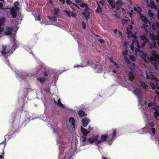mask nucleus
<instances>
[{
  "instance_id": "1",
  "label": "nucleus",
  "mask_w": 159,
  "mask_h": 159,
  "mask_svg": "<svg viewBox=\"0 0 159 159\" xmlns=\"http://www.w3.org/2000/svg\"><path fill=\"white\" fill-rule=\"evenodd\" d=\"M152 41L150 43V41L148 39L143 40L142 41L141 47H144L145 45L149 44L150 48L151 49H154L157 48V46H159V32H158V34L156 35H152Z\"/></svg>"
},
{
  "instance_id": "2",
  "label": "nucleus",
  "mask_w": 159,
  "mask_h": 159,
  "mask_svg": "<svg viewBox=\"0 0 159 159\" xmlns=\"http://www.w3.org/2000/svg\"><path fill=\"white\" fill-rule=\"evenodd\" d=\"M116 129H114L112 134H110L109 135L107 134L102 135L101 137V140L98 141L95 143L96 145L100 144L101 142L104 141H107L109 143H110L113 140L116 134Z\"/></svg>"
},
{
  "instance_id": "3",
  "label": "nucleus",
  "mask_w": 159,
  "mask_h": 159,
  "mask_svg": "<svg viewBox=\"0 0 159 159\" xmlns=\"http://www.w3.org/2000/svg\"><path fill=\"white\" fill-rule=\"evenodd\" d=\"M134 45L137 47V48H136L135 49V52H141L140 50L141 46L137 39H134L132 41V43L130 46V49L132 51H133L134 49Z\"/></svg>"
},
{
  "instance_id": "4",
  "label": "nucleus",
  "mask_w": 159,
  "mask_h": 159,
  "mask_svg": "<svg viewBox=\"0 0 159 159\" xmlns=\"http://www.w3.org/2000/svg\"><path fill=\"white\" fill-rule=\"evenodd\" d=\"M89 8L88 6V5L87 6L85 7V8L84 10V12L82 13V14L84 15V17L88 20L90 16V12L89 11Z\"/></svg>"
},
{
  "instance_id": "5",
  "label": "nucleus",
  "mask_w": 159,
  "mask_h": 159,
  "mask_svg": "<svg viewBox=\"0 0 159 159\" xmlns=\"http://www.w3.org/2000/svg\"><path fill=\"white\" fill-rule=\"evenodd\" d=\"M151 108L154 109L155 111L154 112V116L156 119L158 120V118H157V117H159V107L157 106H156L155 107H152Z\"/></svg>"
},
{
  "instance_id": "6",
  "label": "nucleus",
  "mask_w": 159,
  "mask_h": 159,
  "mask_svg": "<svg viewBox=\"0 0 159 159\" xmlns=\"http://www.w3.org/2000/svg\"><path fill=\"white\" fill-rule=\"evenodd\" d=\"M149 60L150 62H152L153 64H154V66L155 68H156L157 66H159V61L156 60L153 57H149Z\"/></svg>"
},
{
  "instance_id": "7",
  "label": "nucleus",
  "mask_w": 159,
  "mask_h": 159,
  "mask_svg": "<svg viewBox=\"0 0 159 159\" xmlns=\"http://www.w3.org/2000/svg\"><path fill=\"white\" fill-rule=\"evenodd\" d=\"M139 18L140 20H141L142 22L146 24L148 23H150L149 21L147 18L146 16H145L143 14H141L139 16Z\"/></svg>"
},
{
  "instance_id": "8",
  "label": "nucleus",
  "mask_w": 159,
  "mask_h": 159,
  "mask_svg": "<svg viewBox=\"0 0 159 159\" xmlns=\"http://www.w3.org/2000/svg\"><path fill=\"white\" fill-rule=\"evenodd\" d=\"M87 64L88 66H91L93 68L96 69L98 68L99 65L98 64L93 63L91 60H88Z\"/></svg>"
},
{
  "instance_id": "9",
  "label": "nucleus",
  "mask_w": 159,
  "mask_h": 159,
  "mask_svg": "<svg viewBox=\"0 0 159 159\" xmlns=\"http://www.w3.org/2000/svg\"><path fill=\"white\" fill-rule=\"evenodd\" d=\"M48 80V79L46 77H39L37 78V80L41 84H44L45 82Z\"/></svg>"
},
{
  "instance_id": "10",
  "label": "nucleus",
  "mask_w": 159,
  "mask_h": 159,
  "mask_svg": "<svg viewBox=\"0 0 159 159\" xmlns=\"http://www.w3.org/2000/svg\"><path fill=\"white\" fill-rule=\"evenodd\" d=\"M98 135H96L95 136H93L89 139L88 141H89L90 143H92L94 142L98 141Z\"/></svg>"
},
{
  "instance_id": "11",
  "label": "nucleus",
  "mask_w": 159,
  "mask_h": 159,
  "mask_svg": "<svg viewBox=\"0 0 159 159\" xmlns=\"http://www.w3.org/2000/svg\"><path fill=\"white\" fill-rule=\"evenodd\" d=\"M129 80L133 82L135 77V75L133 74V72L131 71L129 72L128 75Z\"/></svg>"
},
{
  "instance_id": "12",
  "label": "nucleus",
  "mask_w": 159,
  "mask_h": 159,
  "mask_svg": "<svg viewBox=\"0 0 159 159\" xmlns=\"http://www.w3.org/2000/svg\"><path fill=\"white\" fill-rule=\"evenodd\" d=\"M53 100L56 105L59 106L60 107L62 108H64V107L62 104L61 103L60 98L57 99V102L54 98Z\"/></svg>"
},
{
  "instance_id": "13",
  "label": "nucleus",
  "mask_w": 159,
  "mask_h": 159,
  "mask_svg": "<svg viewBox=\"0 0 159 159\" xmlns=\"http://www.w3.org/2000/svg\"><path fill=\"white\" fill-rule=\"evenodd\" d=\"M82 124L84 126L86 127L89 123V118L85 117L83 118L82 120Z\"/></svg>"
},
{
  "instance_id": "14",
  "label": "nucleus",
  "mask_w": 159,
  "mask_h": 159,
  "mask_svg": "<svg viewBox=\"0 0 159 159\" xmlns=\"http://www.w3.org/2000/svg\"><path fill=\"white\" fill-rule=\"evenodd\" d=\"M14 43L13 46L11 48V52L13 53L15 50L18 47V45L17 43V41L15 40V39H14L13 40Z\"/></svg>"
},
{
  "instance_id": "15",
  "label": "nucleus",
  "mask_w": 159,
  "mask_h": 159,
  "mask_svg": "<svg viewBox=\"0 0 159 159\" xmlns=\"http://www.w3.org/2000/svg\"><path fill=\"white\" fill-rule=\"evenodd\" d=\"M152 27L153 30H157H157H159V22H157L156 23H153L152 25Z\"/></svg>"
},
{
  "instance_id": "16",
  "label": "nucleus",
  "mask_w": 159,
  "mask_h": 159,
  "mask_svg": "<svg viewBox=\"0 0 159 159\" xmlns=\"http://www.w3.org/2000/svg\"><path fill=\"white\" fill-rule=\"evenodd\" d=\"M81 130L84 136H86L89 133V131L84 128L82 126H81Z\"/></svg>"
},
{
  "instance_id": "17",
  "label": "nucleus",
  "mask_w": 159,
  "mask_h": 159,
  "mask_svg": "<svg viewBox=\"0 0 159 159\" xmlns=\"http://www.w3.org/2000/svg\"><path fill=\"white\" fill-rule=\"evenodd\" d=\"M12 29L11 27H8L6 30L5 32V35H10L11 34L12 31Z\"/></svg>"
},
{
  "instance_id": "18",
  "label": "nucleus",
  "mask_w": 159,
  "mask_h": 159,
  "mask_svg": "<svg viewBox=\"0 0 159 159\" xmlns=\"http://www.w3.org/2000/svg\"><path fill=\"white\" fill-rule=\"evenodd\" d=\"M133 91L134 93L137 97L140 98L139 96V94L141 91L140 89L139 88H136Z\"/></svg>"
},
{
  "instance_id": "19",
  "label": "nucleus",
  "mask_w": 159,
  "mask_h": 159,
  "mask_svg": "<svg viewBox=\"0 0 159 159\" xmlns=\"http://www.w3.org/2000/svg\"><path fill=\"white\" fill-rule=\"evenodd\" d=\"M134 9L135 11H136L137 12L139 13V16L141 14H142L141 13L142 9L139 6L137 7H134Z\"/></svg>"
},
{
  "instance_id": "20",
  "label": "nucleus",
  "mask_w": 159,
  "mask_h": 159,
  "mask_svg": "<svg viewBox=\"0 0 159 159\" xmlns=\"http://www.w3.org/2000/svg\"><path fill=\"white\" fill-rule=\"evenodd\" d=\"M36 74H37V75H38V76H41L43 75L45 76H47L48 75V74L46 71H44V72L43 73L42 71H38L37 72H36Z\"/></svg>"
},
{
  "instance_id": "21",
  "label": "nucleus",
  "mask_w": 159,
  "mask_h": 159,
  "mask_svg": "<svg viewBox=\"0 0 159 159\" xmlns=\"http://www.w3.org/2000/svg\"><path fill=\"white\" fill-rule=\"evenodd\" d=\"M6 48L7 46H6L3 45L2 46V50L1 51V52L2 54H7L9 53V51H6Z\"/></svg>"
},
{
  "instance_id": "22",
  "label": "nucleus",
  "mask_w": 159,
  "mask_h": 159,
  "mask_svg": "<svg viewBox=\"0 0 159 159\" xmlns=\"http://www.w3.org/2000/svg\"><path fill=\"white\" fill-rule=\"evenodd\" d=\"M78 115L80 117L86 116H87V114L85 113V112L82 110H80L78 112Z\"/></svg>"
},
{
  "instance_id": "23",
  "label": "nucleus",
  "mask_w": 159,
  "mask_h": 159,
  "mask_svg": "<svg viewBox=\"0 0 159 159\" xmlns=\"http://www.w3.org/2000/svg\"><path fill=\"white\" fill-rule=\"evenodd\" d=\"M5 20V18L4 17H2L0 18V27L4 25Z\"/></svg>"
},
{
  "instance_id": "24",
  "label": "nucleus",
  "mask_w": 159,
  "mask_h": 159,
  "mask_svg": "<svg viewBox=\"0 0 159 159\" xmlns=\"http://www.w3.org/2000/svg\"><path fill=\"white\" fill-rule=\"evenodd\" d=\"M69 122L71 123L73 127H74L75 126V122L74 119L73 117H70L69 118Z\"/></svg>"
},
{
  "instance_id": "25",
  "label": "nucleus",
  "mask_w": 159,
  "mask_h": 159,
  "mask_svg": "<svg viewBox=\"0 0 159 159\" xmlns=\"http://www.w3.org/2000/svg\"><path fill=\"white\" fill-rule=\"evenodd\" d=\"M145 62L149 63L150 62L149 57H147L146 54H144L142 56Z\"/></svg>"
},
{
  "instance_id": "26",
  "label": "nucleus",
  "mask_w": 159,
  "mask_h": 159,
  "mask_svg": "<svg viewBox=\"0 0 159 159\" xmlns=\"http://www.w3.org/2000/svg\"><path fill=\"white\" fill-rule=\"evenodd\" d=\"M48 18L51 20L52 22H54L57 21V16H48Z\"/></svg>"
},
{
  "instance_id": "27",
  "label": "nucleus",
  "mask_w": 159,
  "mask_h": 159,
  "mask_svg": "<svg viewBox=\"0 0 159 159\" xmlns=\"http://www.w3.org/2000/svg\"><path fill=\"white\" fill-rule=\"evenodd\" d=\"M141 85L144 89H148V86L144 82L141 81Z\"/></svg>"
},
{
  "instance_id": "28",
  "label": "nucleus",
  "mask_w": 159,
  "mask_h": 159,
  "mask_svg": "<svg viewBox=\"0 0 159 159\" xmlns=\"http://www.w3.org/2000/svg\"><path fill=\"white\" fill-rule=\"evenodd\" d=\"M150 4L151 5V7L153 9L156 8V6L153 1L150 0Z\"/></svg>"
},
{
  "instance_id": "29",
  "label": "nucleus",
  "mask_w": 159,
  "mask_h": 159,
  "mask_svg": "<svg viewBox=\"0 0 159 159\" xmlns=\"http://www.w3.org/2000/svg\"><path fill=\"white\" fill-rule=\"evenodd\" d=\"M140 37L141 40L142 41L144 40L148 39L147 38V37L145 34H142L140 36Z\"/></svg>"
},
{
  "instance_id": "30",
  "label": "nucleus",
  "mask_w": 159,
  "mask_h": 159,
  "mask_svg": "<svg viewBox=\"0 0 159 159\" xmlns=\"http://www.w3.org/2000/svg\"><path fill=\"white\" fill-rule=\"evenodd\" d=\"M116 4L117 6V7H121L123 5L122 3L120 1H117L116 2Z\"/></svg>"
},
{
  "instance_id": "31",
  "label": "nucleus",
  "mask_w": 159,
  "mask_h": 159,
  "mask_svg": "<svg viewBox=\"0 0 159 159\" xmlns=\"http://www.w3.org/2000/svg\"><path fill=\"white\" fill-rule=\"evenodd\" d=\"M59 11L60 9L58 8H57L56 9H54L53 11L54 14L56 16L58 14Z\"/></svg>"
},
{
  "instance_id": "32",
  "label": "nucleus",
  "mask_w": 159,
  "mask_h": 159,
  "mask_svg": "<svg viewBox=\"0 0 159 159\" xmlns=\"http://www.w3.org/2000/svg\"><path fill=\"white\" fill-rule=\"evenodd\" d=\"M87 4L82 2L79 4V5L81 7H85L86 6H87Z\"/></svg>"
},
{
  "instance_id": "33",
  "label": "nucleus",
  "mask_w": 159,
  "mask_h": 159,
  "mask_svg": "<svg viewBox=\"0 0 159 159\" xmlns=\"http://www.w3.org/2000/svg\"><path fill=\"white\" fill-rule=\"evenodd\" d=\"M11 14L13 18H15L17 16V13L14 11H11Z\"/></svg>"
},
{
  "instance_id": "34",
  "label": "nucleus",
  "mask_w": 159,
  "mask_h": 159,
  "mask_svg": "<svg viewBox=\"0 0 159 159\" xmlns=\"http://www.w3.org/2000/svg\"><path fill=\"white\" fill-rule=\"evenodd\" d=\"M129 58L131 61H134L135 60V57L133 55H130L129 56Z\"/></svg>"
},
{
  "instance_id": "35",
  "label": "nucleus",
  "mask_w": 159,
  "mask_h": 159,
  "mask_svg": "<svg viewBox=\"0 0 159 159\" xmlns=\"http://www.w3.org/2000/svg\"><path fill=\"white\" fill-rule=\"evenodd\" d=\"M64 12L66 13V15L68 16L69 17H71L70 11H68L65 10L64 11Z\"/></svg>"
},
{
  "instance_id": "36",
  "label": "nucleus",
  "mask_w": 159,
  "mask_h": 159,
  "mask_svg": "<svg viewBox=\"0 0 159 159\" xmlns=\"http://www.w3.org/2000/svg\"><path fill=\"white\" fill-rule=\"evenodd\" d=\"M95 12L96 13L98 14H100L102 13V9L100 10L97 8L95 10Z\"/></svg>"
},
{
  "instance_id": "37",
  "label": "nucleus",
  "mask_w": 159,
  "mask_h": 159,
  "mask_svg": "<svg viewBox=\"0 0 159 159\" xmlns=\"http://www.w3.org/2000/svg\"><path fill=\"white\" fill-rule=\"evenodd\" d=\"M35 17L36 20H40V16L39 15H36L35 16Z\"/></svg>"
},
{
  "instance_id": "38",
  "label": "nucleus",
  "mask_w": 159,
  "mask_h": 159,
  "mask_svg": "<svg viewBox=\"0 0 159 159\" xmlns=\"http://www.w3.org/2000/svg\"><path fill=\"white\" fill-rule=\"evenodd\" d=\"M148 15L150 17H152L154 15L153 14L151 11H149L148 12Z\"/></svg>"
},
{
  "instance_id": "39",
  "label": "nucleus",
  "mask_w": 159,
  "mask_h": 159,
  "mask_svg": "<svg viewBox=\"0 0 159 159\" xmlns=\"http://www.w3.org/2000/svg\"><path fill=\"white\" fill-rule=\"evenodd\" d=\"M128 53V51L127 50H125L122 53V55L124 56H126L127 55Z\"/></svg>"
},
{
  "instance_id": "40",
  "label": "nucleus",
  "mask_w": 159,
  "mask_h": 159,
  "mask_svg": "<svg viewBox=\"0 0 159 159\" xmlns=\"http://www.w3.org/2000/svg\"><path fill=\"white\" fill-rule=\"evenodd\" d=\"M81 25L82 28L84 30L86 28V25L85 23L84 22H82Z\"/></svg>"
},
{
  "instance_id": "41",
  "label": "nucleus",
  "mask_w": 159,
  "mask_h": 159,
  "mask_svg": "<svg viewBox=\"0 0 159 159\" xmlns=\"http://www.w3.org/2000/svg\"><path fill=\"white\" fill-rule=\"evenodd\" d=\"M125 60L128 64H130V61L128 58L127 57H125Z\"/></svg>"
},
{
  "instance_id": "42",
  "label": "nucleus",
  "mask_w": 159,
  "mask_h": 159,
  "mask_svg": "<svg viewBox=\"0 0 159 159\" xmlns=\"http://www.w3.org/2000/svg\"><path fill=\"white\" fill-rule=\"evenodd\" d=\"M82 142H85L87 139V138L86 137L83 136L82 137Z\"/></svg>"
},
{
  "instance_id": "43",
  "label": "nucleus",
  "mask_w": 159,
  "mask_h": 159,
  "mask_svg": "<svg viewBox=\"0 0 159 159\" xmlns=\"http://www.w3.org/2000/svg\"><path fill=\"white\" fill-rule=\"evenodd\" d=\"M71 16L74 18H76V15L73 13V12H71L70 13Z\"/></svg>"
},
{
  "instance_id": "44",
  "label": "nucleus",
  "mask_w": 159,
  "mask_h": 159,
  "mask_svg": "<svg viewBox=\"0 0 159 159\" xmlns=\"http://www.w3.org/2000/svg\"><path fill=\"white\" fill-rule=\"evenodd\" d=\"M151 130L152 131V133L153 134H155L156 132V129L152 127L151 129Z\"/></svg>"
},
{
  "instance_id": "45",
  "label": "nucleus",
  "mask_w": 159,
  "mask_h": 159,
  "mask_svg": "<svg viewBox=\"0 0 159 159\" xmlns=\"http://www.w3.org/2000/svg\"><path fill=\"white\" fill-rule=\"evenodd\" d=\"M151 87H152V89H153V90L155 89V85L153 83H152L151 84Z\"/></svg>"
},
{
  "instance_id": "46",
  "label": "nucleus",
  "mask_w": 159,
  "mask_h": 159,
  "mask_svg": "<svg viewBox=\"0 0 159 159\" xmlns=\"http://www.w3.org/2000/svg\"><path fill=\"white\" fill-rule=\"evenodd\" d=\"M66 3L68 5H70L72 3L70 0H66Z\"/></svg>"
},
{
  "instance_id": "47",
  "label": "nucleus",
  "mask_w": 159,
  "mask_h": 159,
  "mask_svg": "<svg viewBox=\"0 0 159 159\" xmlns=\"http://www.w3.org/2000/svg\"><path fill=\"white\" fill-rule=\"evenodd\" d=\"M111 6L112 8H116V4L115 3L113 2L111 5Z\"/></svg>"
},
{
  "instance_id": "48",
  "label": "nucleus",
  "mask_w": 159,
  "mask_h": 159,
  "mask_svg": "<svg viewBox=\"0 0 159 159\" xmlns=\"http://www.w3.org/2000/svg\"><path fill=\"white\" fill-rule=\"evenodd\" d=\"M97 3L98 7L97 8H98V9H99L100 10L101 9V8L98 2V1H96Z\"/></svg>"
},
{
  "instance_id": "49",
  "label": "nucleus",
  "mask_w": 159,
  "mask_h": 159,
  "mask_svg": "<svg viewBox=\"0 0 159 159\" xmlns=\"http://www.w3.org/2000/svg\"><path fill=\"white\" fill-rule=\"evenodd\" d=\"M149 125L151 127H153L155 126V124L153 122H151L150 123Z\"/></svg>"
},
{
  "instance_id": "50",
  "label": "nucleus",
  "mask_w": 159,
  "mask_h": 159,
  "mask_svg": "<svg viewBox=\"0 0 159 159\" xmlns=\"http://www.w3.org/2000/svg\"><path fill=\"white\" fill-rule=\"evenodd\" d=\"M107 2L110 5H111L112 3L114 2L112 0H108L107 1Z\"/></svg>"
},
{
  "instance_id": "51",
  "label": "nucleus",
  "mask_w": 159,
  "mask_h": 159,
  "mask_svg": "<svg viewBox=\"0 0 159 159\" xmlns=\"http://www.w3.org/2000/svg\"><path fill=\"white\" fill-rule=\"evenodd\" d=\"M147 24H144L142 26V28H144L146 29V28L148 27V25Z\"/></svg>"
},
{
  "instance_id": "52",
  "label": "nucleus",
  "mask_w": 159,
  "mask_h": 159,
  "mask_svg": "<svg viewBox=\"0 0 159 159\" xmlns=\"http://www.w3.org/2000/svg\"><path fill=\"white\" fill-rule=\"evenodd\" d=\"M4 30V29L3 28L0 27V35L1 34V33Z\"/></svg>"
},
{
  "instance_id": "53",
  "label": "nucleus",
  "mask_w": 159,
  "mask_h": 159,
  "mask_svg": "<svg viewBox=\"0 0 159 159\" xmlns=\"http://www.w3.org/2000/svg\"><path fill=\"white\" fill-rule=\"evenodd\" d=\"M71 4H72V5H71L70 7H72V5H73L76 7H77L78 8H79V7L78 6H77L75 3H71Z\"/></svg>"
},
{
  "instance_id": "54",
  "label": "nucleus",
  "mask_w": 159,
  "mask_h": 159,
  "mask_svg": "<svg viewBox=\"0 0 159 159\" xmlns=\"http://www.w3.org/2000/svg\"><path fill=\"white\" fill-rule=\"evenodd\" d=\"M146 77L147 78L148 80L151 79V75H148L147 74Z\"/></svg>"
},
{
  "instance_id": "55",
  "label": "nucleus",
  "mask_w": 159,
  "mask_h": 159,
  "mask_svg": "<svg viewBox=\"0 0 159 159\" xmlns=\"http://www.w3.org/2000/svg\"><path fill=\"white\" fill-rule=\"evenodd\" d=\"M5 63L8 65L9 66V65L10 64V63L9 61L8 60H6L5 61Z\"/></svg>"
},
{
  "instance_id": "56",
  "label": "nucleus",
  "mask_w": 159,
  "mask_h": 159,
  "mask_svg": "<svg viewBox=\"0 0 159 159\" xmlns=\"http://www.w3.org/2000/svg\"><path fill=\"white\" fill-rule=\"evenodd\" d=\"M153 103L152 102L148 104V107L150 108L153 105Z\"/></svg>"
},
{
  "instance_id": "57",
  "label": "nucleus",
  "mask_w": 159,
  "mask_h": 159,
  "mask_svg": "<svg viewBox=\"0 0 159 159\" xmlns=\"http://www.w3.org/2000/svg\"><path fill=\"white\" fill-rule=\"evenodd\" d=\"M75 2L77 3L80 4V2H81V0H75Z\"/></svg>"
},
{
  "instance_id": "58",
  "label": "nucleus",
  "mask_w": 159,
  "mask_h": 159,
  "mask_svg": "<svg viewBox=\"0 0 159 159\" xmlns=\"http://www.w3.org/2000/svg\"><path fill=\"white\" fill-rule=\"evenodd\" d=\"M0 9H3V4L2 2H0Z\"/></svg>"
},
{
  "instance_id": "59",
  "label": "nucleus",
  "mask_w": 159,
  "mask_h": 159,
  "mask_svg": "<svg viewBox=\"0 0 159 159\" xmlns=\"http://www.w3.org/2000/svg\"><path fill=\"white\" fill-rule=\"evenodd\" d=\"M59 2H61L62 4H64L65 3V0H59Z\"/></svg>"
},
{
  "instance_id": "60",
  "label": "nucleus",
  "mask_w": 159,
  "mask_h": 159,
  "mask_svg": "<svg viewBox=\"0 0 159 159\" xmlns=\"http://www.w3.org/2000/svg\"><path fill=\"white\" fill-rule=\"evenodd\" d=\"M4 144L3 147L2 148V150H3L4 149V148H5V143L2 142V143H1L0 144H0Z\"/></svg>"
},
{
  "instance_id": "61",
  "label": "nucleus",
  "mask_w": 159,
  "mask_h": 159,
  "mask_svg": "<svg viewBox=\"0 0 159 159\" xmlns=\"http://www.w3.org/2000/svg\"><path fill=\"white\" fill-rule=\"evenodd\" d=\"M15 6L16 7H17V5L19 4V3L18 2H15L14 3Z\"/></svg>"
},
{
  "instance_id": "62",
  "label": "nucleus",
  "mask_w": 159,
  "mask_h": 159,
  "mask_svg": "<svg viewBox=\"0 0 159 159\" xmlns=\"http://www.w3.org/2000/svg\"><path fill=\"white\" fill-rule=\"evenodd\" d=\"M99 4L101 3V4L102 5V6H104V4L103 2H102V1H100L99 2H98Z\"/></svg>"
},
{
  "instance_id": "63",
  "label": "nucleus",
  "mask_w": 159,
  "mask_h": 159,
  "mask_svg": "<svg viewBox=\"0 0 159 159\" xmlns=\"http://www.w3.org/2000/svg\"><path fill=\"white\" fill-rule=\"evenodd\" d=\"M109 60L112 63L114 62V61H113V59L111 58H110Z\"/></svg>"
},
{
  "instance_id": "64",
  "label": "nucleus",
  "mask_w": 159,
  "mask_h": 159,
  "mask_svg": "<svg viewBox=\"0 0 159 159\" xmlns=\"http://www.w3.org/2000/svg\"><path fill=\"white\" fill-rule=\"evenodd\" d=\"M157 17L159 19V9L157 11Z\"/></svg>"
}]
</instances>
